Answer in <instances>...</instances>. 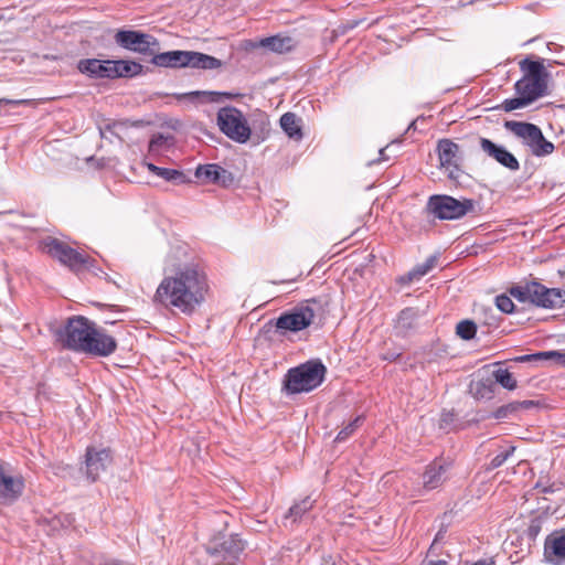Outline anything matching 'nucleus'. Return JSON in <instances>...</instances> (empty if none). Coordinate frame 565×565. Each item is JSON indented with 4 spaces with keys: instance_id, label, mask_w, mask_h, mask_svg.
<instances>
[{
    "instance_id": "obj_14",
    "label": "nucleus",
    "mask_w": 565,
    "mask_h": 565,
    "mask_svg": "<svg viewBox=\"0 0 565 565\" xmlns=\"http://www.w3.org/2000/svg\"><path fill=\"white\" fill-rule=\"evenodd\" d=\"M531 303L545 308L555 309L565 302V290L561 288H547L539 281H532Z\"/></svg>"
},
{
    "instance_id": "obj_30",
    "label": "nucleus",
    "mask_w": 565,
    "mask_h": 565,
    "mask_svg": "<svg viewBox=\"0 0 565 565\" xmlns=\"http://www.w3.org/2000/svg\"><path fill=\"white\" fill-rule=\"evenodd\" d=\"M183 96L189 100L201 99L203 103H220L222 98L228 96V94L220 92L196 90L186 93Z\"/></svg>"
},
{
    "instance_id": "obj_7",
    "label": "nucleus",
    "mask_w": 565,
    "mask_h": 565,
    "mask_svg": "<svg viewBox=\"0 0 565 565\" xmlns=\"http://www.w3.org/2000/svg\"><path fill=\"white\" fill-rule=\"evenodd\" d=\"M427 211L439 220H459L475 211V201L457 200L450 195H431L427 202Z\"/></svg>"
},
{
    "instance_id": "obj_47",
    "label": "nucleus",
    "mask_w": 565,
    "mask_h": 565,
    "mask_svg": "<svg viewBox=\"0 0 565 565\" xmlns=\"http://www.w3.org/2000/svg\"><path fill=\"white\" fill-rule=\"evenodd\" d=\"M147 168L150 172H152L154 175H157L158 173V170L160 167H157L156 164L153 163H147Z\"/></svg>"
},
{
    "instance_id": "obj_17",
    "label": "nucleus",
    "mask_w": 565,
    "mask_h": 565,
    "mask_svg": "<svg viewBox=\"0 0 565 565\" xmlns=\"http://www.w3.org/2000/svg\"><path fill=\"white\" fill-rule=\"evenodd\" d=\"M194 174L203 183L230 186L234 182V174L215 163L198 166Z\"/></svg>"
},
{
    "instance_id": "obj_44",
    "label": "nucleus",
    "mask_w": 565,
    "mask_h": 565,
    "mask_svg": "<svg viewBox=\"0 0 565 565\" xmlns=\"http://www.w3.org/2000/svg\"><path fill=\"white\" fill-rule=\"evenodd\" d=\"M422 565H448V563L445 559H438V561L426 559L423 562Z\"/></svg>"
},
{
    "instance_id": "obj_1",
    "label": "nucleus",
    "mask_w": 565,
    "mask_h": 565,
    "mask_svg": "<svg viewBox=\"0 0 565 565\" xmlns=\"http://www.w3.org/2000/svg\"><path fill=\"white\" fill-rule=\"evenodd\" d=\"M207 292L206 274L198 264H175L166 268L153 301L166 309L190 316L205 301Z\"/></svg>"
},
{
    "instance_id": "obj_16",
    "label": "nucleus",
    "mask_w": 565,
    "mask_h": 565,
    "mask_svg": "<svg viewBox=\"0 0 565 565\" xmlns=\"http://www.w3.org/2000/svg\"><path fill=\"white\" fill-rule=\"evenodd\" d=\"M543 556L552 565L565 563V530L554 531L546 536Z\"/></svg>"
},
{
    "instance_id": "obj_29",
    "label": "nucleus",
    "mask_w": 565,
    "mask_h": 565,
    "mask_svg": "<svg viewBox=\"0 0 565 565\" xmlns=\"http://www.w3.org/2000/svg\"><path fill=\"white\" fill-rule=\"evenodd\" d=\"M157 177L177 185L190 182V179L182 171L175 169L160 167Z\"/></svg>"
},
{
    "instance_id": "obj_46",
    "label": "nucleus",
    "mask_w": 565,
    "mask_h": 565,
    "mask_svg": "<svg viewBox=\"0 0 565 565\" xmlns=\"http://www.w3.org/2000/svg\"><path fill=\"white\" fill-rule=\"evenodd\" d=\"M385 150H386V148L380 149V158L376 161H372L371 163L373 164V163H376V162H380V161L387 160L388 158L385 156Z\"/></svg>"
},
{
    "instance_id": "obj_11",
    "label": "nucleus",
    "mask_w": 565,
    "mask_h": 565,
    "mask_svg": "<svg viewBox=\"0 0 565 565\" xmlns=\"http://www.w3.org/2000/svg\"><path fill=\"white\" fill-rule=\"evenodd\" d=\"M318 306L316 299L307 300L306 303L294 308L292 310L282 313L276 320V328L285 331L297 332L309 327L315 319L316 309Z\"/></svg>"
},
{
    "instance_id": "obj_15",
    "label": "nucleus",
    "mask_w": 565,
    "mask_h": 565,
    "mask_svg": "<svg viewBox=\"0 0 565 565\" xmlns=\"http://www.w3.org/2000/svg\"><path fill=\"white\" fill-rule=\"evenodd\" d=\"M111 462L110 452L107 449L87 448L85 455V472L87 478L94 482Z\"/></svg>"
},
{
    "instance_id": "obj_23",
    "label": "nucleus",
    "mask_w": 565,
    "mask_h": 565,
    "mask_svg": "<svg viewBox=\"0 0 565 565\" xmlns=\"http://www.w3.org/2000/svg\"><path fill=\"white\" fill-rule=\"evenodd\" d=\"M114 78H130L140 75L143 66L135 61L118 60L113 61Z\"/></svg>"
},
{
    "instance_id": "obj_21",
    "label": "nucleus",
    "mask_w": 565,
    "mask_h": 565,
    "mask_svg": "<svg viewBox=\"0 0 565 565\" xmlns=\"http://www.w3.org/2000/svg\"><path fill=\"white\" fill-rule=\"evenodd\" d=\"M504 127L507 130L512 132L516 138H519L526 147H530L535 134L540 128L539 126L531 122L515 120L505 121Z\"/></svg>"
},
{
    "instance_id": "obj_32",
    "label": "nucleus",
    "mask_w": 565,
    "mask_h": 565,
    "mask_svg": "<svg viewBox=\"0 0 565 565\" xmlns=\"http://www.w3.org/2000/svg\"><path fill=\"white\" fill-rule=\"evenodd\" d=\"M532 281L524 285H516L509 289L510 296L514 297L520 302H530L532 298Z\"/></svg>"
},
{
    "instance_id": "obj_53",
    "label": "nucleus",
    "mask_w": 565,
    "mask_h": 565,
    "mask_svg": "<svg viewBox=\"0 0 565 565\" xmlns=\"http://www.w3.org/2000/svg\"><path fill=\"white\" fill-rule=\"evenodd\" d=\"M444 416H445V417L443 418V422L449 420V417H447V416H448V414H447V415H444Z\"/></svg>"
},
{
    "instance_id": "obj_3",
    "label": "nucleus",
    "mask_w": 565,
    "mask_h": 565,
    "mask_svg": "<svg viewBox=\"0 0 565 565\" xmlns=\"http://www.w3.org/2000/svg\"><path fill=\"white\" fill-rule=\"evenodd\" d=\"M327 367L320 360H310L287 371L282 391L287 395L308 393L322 384Z\"/></svg>"
},
{
    "instance_id": "obj_48",
    "label": "nucleus",
    "mask_w": 565,
    "mask_h": 565,
    "mask_svg": "<svg viewBox=\"0 0 565 565\" xmlns=\"http://www.w3.org/2000/svg\"><path fill=\"white\" fill-rule=\"evenodd\" d=\"M147 168L150 172H152L154 175H157L158 173V170L160 167H157L156 164L153 163H147Z\"/></svg>"
},
{
    "instance_id": "obj_18",
    "label": "nucleus",
    "mask_w": 565,
    "mask_h": 565,
    "mask_svg": "<svg viewBox=\"0 0 565 565\" xmlns=\"http://www.w3.org/2000/svg\"><path fill=\"white\" fill-rule=\"evenodd\" d=\"M480 147L489 157L509 170L516 171L520 169L518 159L504 147L498 146L487 138H480Z\"/></svg>"
},
{
    "instance_id": "obj_10",
    "label": "nucleus",
    "mask_w": 565,
    "mask_h": 565,
    "mask_svg": "<svg viewBox=\"0 0 565 565\" xmlns=\"http://www.w3.org/2000/svg\"><path fill=\"white\" fill-rule=\"evenodd\" d=\"M114 40L118 46L142 55L152 56L160 47L153 35L135 30H118Z\"/></svg>"
},
{
    "instance_id": "obj_9",
    "label": "nucleus",
    "mask_w": 565,
    "mask_h": 565,
    "mask_svg": "<svg viewBox=\"0 0 565 565\" xmlns=\"http://www.w3.org/2000/svg\"><path fill=\"white\" fill-rule=\"evenodd\" d=\"M43 247L47 254L74 271L93 267V259L57 238L49 237L44 239Z\"/></svg>"
},
{
    "instance_id": "obj_5",
    "label": "nucleus",
    "mask_w": 565,
    "mask_h": 565,
    "mask_svg": "<svg viewBox=\"0 0 565 565\" xmlns=\"http://www.w3.org/2000/svg\"><path fill=\"white\" fill-rule=\"evenodd\" d=\"M520 68L523 72V77L514 85L516 94L523 95L531 103L545 96L548 74L543 63L525 58L520 62Z\"/></svg>"
},
{
    "instance_id": "obj_33",
    "label": "nucleus",
    "mask_w": 565,
    "mask_h": 565,
    "mask_svg": "<svg viewBox=\"0 0 565 565\" xmlns=\"http://www.w3.org/2000/svg\"><path fill=\"white\" fill-rule=\"evenodd\" d=\"M477 332V326L471 320H462L456 327V333L463 340H471Z\"/></svg>"
},
{
    "instance_id": "obj_19",
    "label": "nucleus",
    "mask_w": 565,
    "mask_h": 565,
    "mask_svg": "<svg viewBox=\"0 0 565 565\" xmlns=\"http://www.w3.org/2000/svg\"><path fill=\"white\" fill-rule=\"evenodd\" d=\"M83 74L94 78L114 79L113 61H102L97 58L81 60L77 65Z\"/></svg>"
},
{
    "instance_id": "obj_20",
    "label": "nucleus",
    "mask_w": 565,
    "mask_h": 565,
    "mask_svg": "<svg viewBox=\"0 0 565 565\" xmlns=\"http://www.w3.org/2000/svg\"><path fill=\"white\" fill-rule=\"evenodd\" d=\"M450 465L441 461H434L427 466L423 475V487L426 490H434L440 487L447 479Z\"/></svg>"
},
{
    "instance_id": "obj_50",
    "label": "nucleus",
    "mask_w": 565,
    "mask_h": 565,
    "mask_svg": "<svg viewBox=\"0 0 565 565\" xmlns=\"http://www.w3.org/2000/svg\"><path fill=\"white\" fill-rule=\"evenodd\" d=\"M473 565H491V562H488L486 559H482V561H478L476 562Z\"/></svg>"
},
{
    "instance_id": "obj_45",
    "label": "nucleus",
    "mask_w": 565,
    "mask_h": 565,
    "mask_svg": "<svg viewBox=\"0 0 565 565\" xmlns=\"http://www.w3.org/2000/svg\"><path fill=\"white\" fill-rule=\"evenodd\" d=\"M319 565H337V563L332 556H327V557H322Z\"/></svg>"
},
{
    "instance_id": "obj_35",
    "label": "nucleus",
    "mask_w": 565,
    "mask_h": 565,
    "mask_svg": "<svg viewBox=\"0 0 565 565\" xmlns=\"http://www.w3.org/2000/svg\"><path fill=\"white\" fill-rule=\"evenodd\" d=\"M530 104L531 102L526 97L523 95H518V97L504 99L501 104V108L504 111H512L519 108H524Z\"/></svg>"
},
{
    "instance_id": "obj_13",
    "label": "nucleus",
    "mask_w": 565,
    "mask_h": 565,
    "mask_svg": "<svg viewBox=\"0 0 565 565\" xmlns=\"http://www.w3.org/2000/svg\"><path fill=\"white\" fill-rule=\"evenodd\" d=\"M437 151L440 167L445 169L448 178L458 181L462 174L459 146L450 139H441L438 141Z\"/></svg>"
},
{
    "instance_id": "obj_24",
    "label": "nucleus",
    "mask_w": 565,
    "mask_h": 565,
    "mask_svg": "<svg viewBox=\"0 0 565 565\" xmlns=\"http://www.w3.org/2000/svg\"><path fill=\"white\" fill-rule=\"evenodd\" d=\"M313 507V500H311L310 497H306L300 502L295 503L287 512V514L284 518V525H294L297 523L301 518L312 509Z\"/></svg>"
},
{
    "instance_id": "obj_49",
    "label": "nucleus",
    "mask_w": 565,
    "mask_h": 565,
    "mask_svg": "<svg viewBox=\"0 0 565 565\" xmlns=\"http://www.w3.org/2000/svg\"><path fill=\"white\" fill-rule=\"evenodd\" d=\"M486 323H487L488 326L497 327V326H498V319H497V318H494V317H491V318H489V320H486Z\"/></svg>"
},
{
    "instance_id": "obj_51",
    "label": "nucleus",
    "mask_w": 565,
    "mask_h": 565,
    "mask_svg": "<svg viewBox=\"0 0 565 565\" xmlns=\"http://www.w3.org/2000/svg\"><path fill=\"white\" fill-rule=\"evenodd\" d=\"M114 127H116V125H114V126L107 125L105 130H109L110 131Z\"/></svg>"
},
{
    "instance_id": "obj_42",
    "label": "nucleus",
    "mask_w": 565,
    "mask_h": 565,
    "mask_svg": "<svg viewBox=\"0 0 565 565\" xmlns=\"http://www.w3.org/2000/svg\"><path fill=\"white\" fill-rule=\"evenodd\" d=\"M515 404L518 405V412H519L522 408L529 409V408L533 407L535 405V402L529 399V401L515 402Z\"/></svg>"
},
{
    "instance_id": "obj_38",
    "label": "nucleus",
    "mask_w": 565,
    "mask_h": 565,
    "mask_svg": "<svg viewBox=\"0 0 565 565\" xmlns=\"http://www.w3.org/2000/svg\"><path fill=\"white\" fill-rule=\"evenodd\" d=\"M43 523L44 525H47L52 532H56L60 529L70 525L71 521L68 516H64V519H62L61 516H53L50 520L44 519Z\"/></svg>"
},
{
    "instance_id": "obj_2",
    "label": "nucleus",
    "mask_w": 565,
    "mask_h": 565,
    "mask_svg": "<svg viewBox=\"0 0 565 565\" xmlns=\"http://www.w3.org/2000/svg\"><path fill=\"white\" fill-rule=\"evenodd\" d=\"M56 335L64 348L79 353L109 356L117 349V342L111 335L83 316L68 318Z\"/></svg>"
},
{
    "instance_id": "obj_37",
    "label": "nucleus",
    "mask_w": 565,
    "mask_h": 565,
    "mask_svg": "<svg viewBox=\"0 0 565 565\" xmlns=\"http://www.w3.org/2000/svg\"><path fill=\"white\" fill-rule=\"evenodd\" d=\"M361 419H362L361 417H356L352 422H350L347 426H344L337 435L334 441L341 443V441H344L347 438H349L359 427Z\"/></svg>"
},
{
    "instance_id": "obj_25",
    "label": "nucleus",
    "mask_w": 565,
    "mask_h": 565,
    "mask_svg": "<svg viewBox=\"0 0 565 565\" xmlns=\"http://www.w3.org/2000/svg\"><path fill=\"white\" fill-rule=\"evenodd\" d=\"M280 127L289 138L295 140L302 138L299 120L294 113H286L280 117Z\"/></svg>"
},
{
    "instance_id": "obj_43",
    "label": "nucleus",
    "mask_w": 565,
    "mask_h": 565,
    "mask_svg": "<svg viewBox=\"0 0 565 565\" xmlns=\"http://www.w3.org/2000/svg\"><path fill=\"white\" fill-rule=\"evenodd\" d=\"M436 263H437V257L436 256H430L423 264H424V266H426L428 271H430L435 267Z\"/></svg>"
},
{
    "instance_id": "obj_36",
    "label": "nucleus",
    "mask_w": 565,
    "mask_h": 565,
    "mask_svg": "<svg viewBox=\"0 0 565 565\" xmlns=\"http://www.w3.org/2000/svg\"><path fill=\"white\" fill-rule=\"evenodd\" d=\"M494 303L497 308L503 313H512L514 310V303L510 296L502 294L495 297Z\"/></svg>"
},
{
    "instance_id": "obj_41",
    "label": "nucleus",
    "mask_w": 565,
    "mask_h": 565,
    "mask_svg": "<svg viewBox=\"0 0 565 565\" xmlns=\"http://www.w3.org/2000/svg\"><path fill=\"white\" fill-rule=\"evenodd\" d=\"M168 142V138L162 134L154 135L149 142V151L157 152L159 151L166 143Z\"/></svg>"
},
{
    "instance_id": "obj_26",
    "label": "nucleus",
    "mask_w": 565,
    "mask_h": 565,
    "mask_svg": "<svg viewBox=\"0 0 565 565\" xmlns=\"http://www.w3.org/2000/svg\"><path fill=\"white\" fill-rule=\"evenodd\" d=\"M529 148L535 157L548 156L555 149L554 145L544 137L541 128H539Z\"/></svg>"
},
{
    "instance_id": "obj_12",
    "label": "nucleus",
    "mask_w": 565,
    "mask_h": 565,
    "mask_svg": "<svg viewBox=\"0 0 565 565\" xmlns=\"http://www.w3.org/2000/svg\"><path fill=\"white\" fill-rule=\"evenodd\" d=\"M23 489L22 477L14 473L9 463L0 460V503H13L22 494Z\"/></svg>"
},
{
    "instance_id": "obj_28",
    "label": "nucleus",
    "mask_w": 565,
    "mask_h": 565,
    "mask_svg": "<svg viewBox=\"0 0 565 565\" xmlns=\"http://www.w3.org/2000/svg\"><path fill=\"white\" fill-rule=\"evenodd\" d=\"M548 359H555L559 364L565 365V354H562L556 351H546V352H539L534 354H526V355H520L514 358V361L518 363H525L531 361H540V360H548Z\"/></svg>"
},
{
    "instance_id": "obj_39",
    "label": "nucleus",
    "mask_w": 565,
    "mask_h": 565,
    "mask_svg": "<svg viewBox=\"0 0 565 565\" xmlns=\"http://www.w3.org/2000/svg\"><path fill=\"white\" fill-rule=\"evenodd\" d=\"M516 412H518V405L515 404V402H512L507 405H502V406L498 407L493 412V417L497 419L507 418Z\"/></svg>"
},
{
    "instance_id": "obj_4",
    "label": "nucleus",
    "mask_w": 565,
    "mask_h": 565,
    "mask_svg": "<svg viewBox=\"0 0 565 565\" xmlns=\"http://www.w3.org/2000/svg\"><path fill=\"white\" fill-rule=\"evenodd\" d=\"M153 65L164 68H198V70H217L222 67L223 62L212 55L195 51H168L163 53L154 52L151 61Z\"/></svg>"
},
{
    "instance_id": "obj_8",
    "label": "nucleus",
    "mask_w": 565,
    "mask_h": 565,
    "mask_svg": "<svg viewBox=\"0 0 565 565\" xmlns=\"http://www.w3.org/2000/svg\"><path fill=\"white\" fill-rule=\"evenodd\" d=\"M221 131L232 140L245 143L250 137V128L243 113L235 107H223L217 113Z\"/></svg>"
},
{
    "instance_id": "obj_22",
    "label": "nucleus",
    "mask_w": 565,
    "mask_h": 565,
    "mask_svg": "<svg viewBox=\"0 0 565 565\" xmlns=\"http://www.w3.org/2000/svg\"><path fill=\"white\" fill-rule=\"evenodd\" d=\"M298 42L288 35H274L260 40L259 46L269 50L270 52L284 54L296 49Z\"/></svg>"
},
{
    "instance_id": "obj_31",
    "label": "nucleus",
    "mask_w": 565,
    "mask_h": 565,
    "mask_svg": "<svg viewBox=\"0 0 565 565\" xmlns=\"http://www.w3.org/2000/svg\"><path fill=\"white\" fill-rule=\"evenodd\" d=\"M493 377L497 383L509 391H513L518 386L516 380L507 369H499L494 371Z\"/></svg>"
},
{
    "instance_id": "obj_52",
    "label": "nucleus",
    "mask_w": 565,
    "mask_h": 565,
    "mask_svg": "<svg viewBox=\"0 0 565 565\" xmlns=\"http://www.w3.org/2000/svg\"><path fill=\"white\" fill-rule=\"evenodd\" d=\"M444 416H445V417L443 418V422L449 420V417H447V416H448V414H447V415H444Z\"/></svg>"
},
{
    "instance_id": "obj_27",
    "label": "nucleus",
    "mask_w": 565,
    "mask_h": 565,
    "mask_svg": "<svg viewBox=\"0 0 565 565\" xmlns=\"http://www.w3.org/2000/svg\"><path fill=\"white\" fill-rule=\"evenodd\" d=\"M418 317L419 311L417 309L406 308L398 315L395 328L398 330V332L406 333L408 330L415 327Z\"/></svg>"
},
{
    "instance_id": "obj_34",
    "label": "nucleus",
    "mask_w": 565,
    "mask_h": 565,
    "mask_svg": "<svg viewBox=\"0 0 565 565\" xmlns=\"http://www.w3.org/2000/svg\"><path fill=\"white\" fill-rule=\"evenodd\" d=\"M428 269L424 264L417 265L415 268H413L411 271H408L406 275L401 276L398 278V282L402 285H408L415 280H419L422 277H424L426 274H428Z\"/></svg>"
},
{
    "instance_id": "obj_6",
    "label": "nucleus",
    "mask_w": 565,
    "mask_h": 565,
    "mask_svg": "<svg viewBox=\"0 0 565 565\" xmlns=\"http://www.w3.org/2000/svg\"><path fill=\"white\" fill-rule=\"evenodd\" d=\"M246 547L238 534L214 535L206 545V553L214 559V565H234L239 561Z\"/></svg>"
},
{
    "instance_id": "obj_40",
    "label": "nucleus",
    "mask_w": 565,
    "mask_h": 565,
    "mask_svg": "<svg viewBox=\"0 0 565 565\" xmlns=\"http://www.w3.org/2000/svg\"><path fill=\"white\" fill-rule=\"evenodd\" d=\"M515 447L511 446L505 451L498 454L495 457L492 458L490 462V468L495 469L501 467L510 456L514 452Z\"/></svg>"
}]
</instances>
